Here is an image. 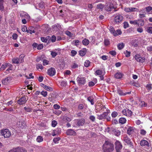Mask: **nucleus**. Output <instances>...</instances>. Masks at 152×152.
Here are the masks:
<instances>
[{"label":"nucleus","instance_id":"obj_49","mask_svg":"<svg viewBox=\"0 0 152 152\" xmlns=\"http://www.w3.org/2000/svg\"><path fill=\"white\" fill-rule=\"evenodd\" d=\"M118 115V113L117 112L114 111L111 114L112 116L113 117L115 118Z\"/></svg>","mask_w":152,"mask_h":152},{"label":"nucleus","instance_id":"obj_10","mask_svg":"<svg viewBox=\"0 0 152 152\" xmlns=\"http://www.w3.org/2000/svg\"><path fill=\"white\" fill-rule=\"evenodd\" d=\"M19 127L23 129L25 128L26 126V123L24 121L20 120L17 123Z\"/></svg>","mask_w":152,"mask_h":152},{"label":"nucleus","instance_id":"obj_57","mask_svg":"<svg viewBox=\"0 0 152 152\" xmlns=\"http://www.w3.org/2000/svg\"><path fill=\"white\" fill-rule=\"evenodd\" d=\"M54 131L55 132V133L56 135L59 134L61 132V130L59 129L54 130Z\"/></svg>","mask_w":152,"mask_h":152},{"label":"nucleus","instance_id":"obj_14","mask_svg":"<svg viewBox=\"0 0 152 152\" xmlns=\"http://www.w3.org/2000/svg\"><path fill=\"white\" fill-rule=\"evenodd\" d=\"M112 132L116 136H119L120 135L121 132L117 129H113L112 130Z\"/></svg>","mask_w":152,"mask_h":152},{"label":"nucleus","instance_id":"obj_43","mask_svg":"<svg viewBox=\"0 0 152 152\" xmlns=\"http://www.w3.org/2000/svg\"><path fill=\"white\" fill-rule=\"evenodd\" d=\"M109 53L113 56H115L116 54V52L114 50H111L109 52Z\"/></svg>","mask_w":152,"mask_h":152},{"label":"nucleus","instance_id":"obj_53","mask_svg":"<svg viewBox=\"0 0 152 152\" xmlns=\"http://www.w3.org/2000/svg\"><path fill=\"white\" fill-rule=\"evenodd\" d=\"M57 124V123L56 121H55V120L53 121H52V126L53 127H55L56 126V125Z\"/></svg>","mask_w":152,"mask_h":152},{"label":"nucleus","instance_id":"obj_63","mask_svg":"<svg viewBox=\"0 0 152 152\" xmlns=\"http://www.w3.org/2000/svg\"><path fill=\"white\" fill-rule=\"evenodd\" d=\"M53 107L54 109H59L60 108V106L59 105L57 104H55L53 105Z\"/></svg>","mask_w":152,"mask_h":152},{"label":"nucleus","instance_id":"obj_62","mask_svg":"<svg viewBox=\"0 0 152 152\" xmlns=\"http://www.w3.org/2000/svg\"><path fill=\"white\" fill-rule=\"evenodd\" d=\"M140 133L142 135H144L146 134V132L144 129H141L140 130Z\"/></svg>","mask_w":152,"mask_h":152},{"label":"nucleus","instance_id":"obj_25","mask_svg":"<svg viewBox=\"0 0 152 152\" xmlns=\"http://www.w3.org/2000/svg\"><path fill=\"white\" fill-rule=\"evenodd\" d=\"M119 121L120 123L122 124H123L126 123V120L125 118H121L119 119Z\"/></svg>","mask_w":152,"mask_h":152},{"label":"nucleus","instance_id":"obj_51","mask_svg":"<svg viewBox=\"0 0 152 152\" xmlns=\"http://www.w3.org/2000/svg\"><path fill=\"white\" fill-rule=\"evenodd\" d=\"M65 33L66 35L69 36V37H72V34L70 31H66L65 32Z\"/></svg>","mask_w":152,"mask_h":152},{"label":"nucleus","instance_id":"obj_6","mask_svg":"<svg viewBox=\"0 0 152 152\" xmlns=\"http://www.w3.org/2000/svg\"><path fill=\"white\" fill-rule=\"evenodd\" d=\"M134 58L137 61L141 63L144 62L145 60V58L144 57H141L138 54L135 55L134 56Z\"/></svg>","mask_w":152,"mask_h":152},{"label":"nucleus","instance_id":"obj_27","mask_svg":"<svg viewBox=\"0 0 152 152\" xmlns=\"http://www.w3.org/2000/svg\"><path fill=\"white\" fill-rule=\"evenodd\" d=\"M89 41L86 39H85L82 41V43L83 45H87L89 44Z\"/></svg>","mask_w":152,"mask_h":152},{"label":"nucleus","instance_id":"obj_12","mask_svg":"<svg viewBox=\"0 0 152 152\" xmlns=\"http://www.w3.org/2000/svg\"><path fill=\"white\" fill-rule=\"evenodd\" d=\"M140 144L142 146H147L149 147V144L148 142L145 140H142L140 141Z\"/></svg>","mask_w":152,"mask_h":152},{"label":"nucleus","instance_id":"obj_7","mask_svg":"<svg viewBox=\"0 0 152 152\" xmlns=\"http://www.w3.org/2000/svg\"><path fill=\"white\" fill-rule=\"evenodd\" d=\"M47 72L49 75L52 76L56 74V70L54 68L51 67L48 70Z\"/></svg>","mask_w":152,"mask_h":152},{"label":"nucleus","instance_id":"obj_54","mask_svg":"<svg viewBox=\"0 0 152 152\" xmlns=\"http://www.w3.org/2000/svg\"><path fill=\"white\" fill-rule=\"evenodd\" d=\"M71 56H74L77 53V52L75 50H72L71 51Z\"/></svg>","mask_w":152,"mask_h":152},{"label":"nucleus","instance_id":"obj_9","mask_svg":"<svg viewBox=\"0 0 152 152\" xmlns=\"http://www.w3.org/2000/svg\"><path fill=\"white\" fill-rule=\"evenodd\" d=\"M138 9L135 7H126L124 9V11L126 12H131L137 11Z\"/></svg>","mask_w":152,"mask_h":152},{"label":"nucleus","instance_id":"obj_34","mask_svg":"<svg viewBox=\"0 0 152 152\" xmlns=\"http://www.w3.org/2000/svg\"><path fill=\"white\" fill-rule=\"evenodd\" d=\"M24 57V56L23 55H20L19 60L20 63H22L23 61V58Z\"/></svg>","mask_w":152,"mask_h":152},{"label":"nucleus","instance_id":"obj_60","mask_svg":"<svg viewBox=\"0 0 152 152\" xmlns=\"http://www.w3.org/2000/svg\"><path fill=\"white\" fill-rule=\"evenodd\" d=\"M66 85V82L64 81H62L61 83V86L63 87L65 86Z\"/></svg>","mask_w":152,"mask_h":152},{"label":"nucleus","instance_id":"obj_58","mask_svg":"<svg viewBox=\"0 0 152 152\" xmlns=\"http://www.w3.org/2000/svg\"><path fill=\"white\" fill-rule=\"evenodd\" d=\"M43 45L40 44L38 45H37V48L38 50H41L43 48Z\"/></svg>","mask_w":152,"mask_h":152},{"label":"nucleus","instance_id":"obj_47","mask_svg":"<svg viewBox=\"0 0 152 152\" xmlns=\"http://www.w3.org/2000/svg\"><path fill=\"white\" fill-rule=\"evenodd\" d=\"M118 93L120 95H125L126 94L123 92V91L121 90H118Z\"/></svg>","mask_w":152,"mask_h":152},{"label":"nucleus","instance_id":"obj_46","mask_svg":"<svg viewBox=\"0 0 152 152\" xmlns=\"http://www.w3.org/2000/svg\"><path fill=\"white\" fill-rule=\"evenodd\" d=\"M51 55L53 58L55 57L57 55V53L55 51H52L51 52Z\"/></svg>","mask_w":152,"mask_h":152},{"label":"nucleus","instance_id":"obj_13","mask_svg":"<svg viewBox=\"0 0 152 152\" xmlns=\"http://www.w3.org/2000/svg\"><path fill=\"white\" fill-rule=\"evenodd\" d=\"M113 4L111 3H108L105 7V10L108 11H110L113 8Z\"/></svg>","mask_w":152,"mask_h":152},{"label":"nucleus","instance_id":"obj_61","mask_svg":"<svg viewBox=\"0 0 152 152\" xmlns=\"http://www.w3.org/2000/svg\"><path fill=\"white\" fill-rule=\"evenodd\" d=\"M78 65L77 64H75V63H73L72 64V68L73 69H75L77 67H78Z\"/></svg>","mask_w":152,"mask_h":152},{"label":"nucleus","instance_id":"obj_59","mask_svg":"<svg viewBox=\"0 0 152 152\" xmlns=\"http://www.w3.org/2000/svg\"><path fill=\"white\" fill-rule=\"evenodd\" d=\"M129 26V24L127 22H125L124 23V28H126Z\"/></svg>","mask_w":152,"mask_h":152},{"label":"nucleus","instance_id":"obj_35","mask_svg":"<svg viewBox=\"0 0 152 152\" xmlns=\"http://www.w3.org/2000/svg\"><path fill=\"white\" fill-rule=\"evenodd\" d=\"M146 31L147 32L150 33L152 34V26H149L147 27L146 29Z\"/></svg>","mask_w":152,"mask_h":152},{"label":"nucleus","instance_id":"obj_3","mask_svg":"<svg viewBox=\"0 0 152 152\" xmlns=\"http://www.w3.org/2000/svg\"><path fill=\"white\" fill-rule=\"evenodd\" d=\"M1 134L5 138H9L11 136V132L8 129H4L1 130Z\"/></svg>","mask_w":152,"mask_h":152},{"label":"nucleus","instance_id":"obj_23","mask_svg":"<svg viewBox=\"0 0 152 152\" xmlns=\"http://www.w3.org/2000/svg\"><path fill=\"white\" fill-rule=\"evenodd\" d=\"M29 30H27V32L28 33H29L30 34H31L33 33H35V31L34 30V28L31 27L29 28Z\"/></svg>","mask_w":152,"mask_h":152},{"label":"nucleus","instance_id":"obj_20","mask_svg":"<svg viewBox=\"0 0 152 152\" xmlns=\"http://www.w3.org/2000/svg\"><path fill=\"white\" fill-rule=\"evenodd\" d=\"M85 123V120L84 119L79 120L77 122V124L79 126H83Z\"/></svg>","mask_w":152,"mask_h":152},{"label":"nucleus","instance_id":"obj_41","mask_svg":"<svg viewBox=\"0 0 152 152\" xmlns=\"http://www.w3.org/2000/svg\"><path fill=\"white\" fill-rule=\"evenodd\" d=\"M124 53L126 57H129L130 56V52L127 50H126L124 52Z\"/></svg>","mask_w":152,"mask_h":152},{"label":"nucleus","instance_id":"obj_36","mask_svg":"<svg viewBox=\"0 0 152 152\" xmlns=\"http://www.w3.org/2000/svg\"><path fill=\"white\" fill-rule=\"evenodd\" d=\"M90 64V62L88 60H86L84 64V66L86 67H88L89 66Z\"/></svg>","mask_w":152,"mask_h":152},{"label":"nucleus","instance_id":"obj_37","mask_svg":"<svg viewBox=\"0 0 152 152\" xmlns=\"http://www.w3.org/2000/svg\"><path fill=\"white\" fill-rule=\"evenodd\" d=\"M61 138L59 137L54 138L53 141L55 143H58V142L60 140Z\"/></svg>","mask_w":152,"mask_h":152},{"label":"nucleus","instance_id":"obj_38","mask_svg":"<svg viewBox=\"0 0 152 152\" xmlns=\"http://www.w3.org/2000/svg\"><path fill=\"white\" fill-rule=\"evenodd\" d=\"M36 68L37 69H42L43 68V66H42V65L41 64H36Z\"/></svg>","mask_w":152,"mask_h":152},{"label":"nucleus","instance_id":"obj_52","mask_svg":"<svg viewBox=\"0 0 152 152\" xmlns=\"http://www.w3.org/2000/svg\"><path fill=\"white\" fill-rule=\"evenodd\" d=\"M129 23H130L131 24H134V25H136L138 24V23L137 20H130L129 21Z\"/></svg>","mask_w":152,"mask_h":152},{"label":"nucleus","instance_id":"obj_29","mask_svg":"<svg viewBox=\"0 0 152 152\" xmlns=\"http://www.w3.org/2000/svg\"><path fill=\"white\" fill-rule=\"evenodd\" d=\"M36 140L38 142H40L43 141V138L42 136H39L37 137Z\"/></svg>","mask_w":152,"mask_h":152},{"label":"nucleus","instance_id":"obj_21","mask_svg":"<svg viewBox=\"0 0 152 152\" xmlns=\"http://www.w3.org/2000/svg\"><path fill=\"white\" fill-rule=\"evenodd\" d=\"M17 152H27V151L25 149L21 147L17 148Z\"/></svg>","mask_w":152,"mask_h":152},{"label":"nucleus","instance_id":"obj_17","mask_svg":"<svg viewBox=\"0 0 152 152\" xmlns=\"http://www.w3.org/2000/svg\"><path fill=\"white\" fill-rule=\"evenodd\" d=\"M134 129L133 127H129L127 130V133L129 134L130 135L134 132Z\"/></svg>","mask_w":152,"mask_h":152},{"label":"nucleus","instance_id":"obj_5","mask_svg":"<svg viewBox=\"0 0 152 152\" xmlns=\"http://www.w3.org/2000/svg\"><path fill=\"white\" fill-rule=\"evenodd\" d=\"M115 148L117 152H120L122 148V145L120 142L118 140L116 141L115 142Z\"/></svg>","mask_w":152,"mask_h":152},{"label":"nucleus","instance_id":"obj_33","mask_svg":"<svg viewBox=\"0 0 152 152\" xmlns=\"http://www.w3.org/2000/svg\"><path fill=\"white\" fill-rule=\"evenodd\" d=\"M20 15L21 16H24L25 17L27 18L29 17L28 14L24 12H21Z\"/></svg>","mask_w":152,"mask_h":152},{"label":"nucleus","instance_id":"obj_15","mask_svg":"<svg viewBox=\"0 0 152 152\" xmlns=\"http://www.w3.org/2000/svg\"><path fill=\"white\" fill-rule=\"evenodd\" d=\"M123 74L121 72H117L114 75L115 77L117 79H121L123 76Z\"/></svg>","mask_w":152,"mask_h":152},{"label":"nucleus","instance_id":"obj_39","mask_svg":"<svg viewBox=\"0 0 152 152\" xmlns=\"http://www.w3.org/2000/svg\"><path fill=\"white\" fill-rule=\"evenodd\" d=\"M72 43L75 46H77L79 44V41L78 40H74L72 42Z\"/></svg>","mask_w":152,"mask_h":152},{"label":"nucleus","instance_id":"obj_19","mask_svg":"<svg viewBox=\"0 0 152 152\" xmlns=\"http://www.w3.org/2000/svg\"><path fill=\"white\" fill-rule=\"evenodd\" d=\"M148 14L152 13V7L151 6H148L145 8Z\"/></svg>","mask_w":152,"mask_h":152},{"label":"nucleus","instance_id":"obj_18","mask_svg":"<svg viewBox=\"0 0 152 152\" xmlns=\"http://www.w3.org/2000/svg\"><path fill=\"white\" fill-rule=\"evenodd\" d=\"M86 48H84L79 51V54L81 56H83L86 54Z\"/></svg>","mask_w":152,"mask_h":152},{"label":"nucleus","instance_id":"obj_24","mask_svg":"<svg viewBox=\"0 0 152 152\" xmlns=\"http://www.w3.org/2000/svg\"><path fill=\"white\" fill-rule=\"evenodd\" d=\"M108 28L111 33L113 34V35H116V32L114 29V28L110 26Z\"/></svg>","mask_w":152,"mask_h":152},{"label":"nucleus","instance_id":"obj_55","mask_svg":"<svg viewBox=\"0 0 152 152\" xmlns=\"http://www.w3.org/2000/svg\"><path fill=\"white\" fill-rule=\"evenodd\" d=\"M44 88L47 91H51L52 90V88L51 87L48 86H45Z\"/></svg>","mask_w":152,"mask_h":152},{"label":"nucleus","instance_id":"obj_45","mask_svg":"<svg viewBox=\"0 0 152 152\" xmlns=\"http://www.w3.org/2000/svg\"><path fill=\"white\" fill-rule=\"evenodd\" d=\"M49 61L45 60L44 59L43 60V64L44 66H45L49 64Z\"/></svg>","mask_w":152,"mask_h":152},{"label":"nucleus","instance_id":"obj_4","mask_svg":"<svg viewBox=\"0 0 152 152\" xmlns=\"http://www.w3.org/2000/svg\"><path fill=\"white\" fill-rule=\"evenodd\" d=\"M77 82L80 86L84 85L86 82V78L82 75H79L77 79Z\"/></svg>","mask_w":152,"mask_h":152},{"label":"nucleus","instance_id":"obj_48","mask_svg":"<svg viewBox=\"0 0 152 152\" xmlns=\"http://www.w3.org/2000/svg\"><path fill=\"white\" fill-rule=\"evenodd\" d=\"M113 129H110V128L109 127H107L105 129V132H107L108 133H109V134H110L111 133V132H112V130Z\"/></svg>","mask_w":152,"mask_h":152},{"label":"nucleus","instance_id":"obj_26","mask_svg":"<svg viewBox=\"0 0 152 152\" xmlns=\"http://www.w3.org/2000/svg\"><path fill=\"white\" fill-rule=\"evenodd\" d=\"M118 48L119 50L122 49L124 46V44L123 43H121L118 45Z\"/></svg>","mask_w":152,"mask_h":152},{"label":"nucleus","instance_id":"obj_31","mask_svg":"<svg viewBox=\"0 0 152 152\" xmlns=\"http://www.w3.org/2000/svg\"><path fill=\"white\" fill-rule=\"evenodd\" d=\"M132 112L128 109H126V116H130L132 115Z\"/></svg>","mask_w":152,"mask_h":152},{"label":"nucleus","instance_id":"obj_2","mask_svg":"<svg viewBox=\"0 0 152 152\" xmlns=\"http://www.w3.org/2000/svg\"><path fill=\"white\" fill-rule=\"evenodd\" d=\"M113 17L114 23L117 24L121 23L124 18L122 15L119 13L114 15Z\"/></svg>","mask_w":152,"mask_h":152},{"label":"nucleus","instance_id":"obj_22","mask_svg":"<svg viewBox=\"0 0 152 152\" xmlns=\"http://www.w3.org/2000/svg\"><path fill=\"white\" fill-rule=\"evenodd\" d=\"M124 140L125 142L127 144H131V141L130 139L127 137H124Z\"/></svg>","mask_w":152,"mask_h":152},{"label":"nucleus","instance_id":"obj_42","mask_svg":"<svg viewBox=\"0 0 152 152\" xmlns=\"http://www.w3.org/2000/svg\"><path fill=\"white\" fill-rule=\"evenodd\" d=\"M140 105L142 107H146L147 106L146 104L144 101H141L140 102Z\"/></svg>","mask_w":152,"mask_h":152},{"label":"nucleus","instance_id":"obj_56","mask_svg":"<svg viewBox=\"0 0 152 152\" xmlns=\"http://www.w3.org/2000/svg\"><path fill=\"white\" fill-rule=\"evenodd\" d=\"M56 37L54 35H53L50 37L51 41L52 42H54L56 40Z\"/></svg>","mask_w":152,"mask_h":152},{"label":"nucleus","instance_id":"obj_30","mask_svg":"<svg viewBox=\"0 0 152 152\" xmlns=\"http://www.w3.org/2000/svg\"><path fill=\"white\" fill-rule=\"evenodd\" d=\"M11 79V77H7L4 80H3L2 81V82L3 84H5L6 82H8Z\"/></svg>","mask_w":152,"mask_h":152},{"label":"nucleus","instance_id":"obj_1","mask_svg":"<svg viewBox=\"0 0 152 152\" xmlns=\"http://www.w3.org/2000/svg\"><path fill=\"white\" fill-rule=\"evenodd\" d=\"M114 149L113 144L110 141L105 140V152H113Z\"/></svg>","mask_w":152,"mask_h":152},{"label":"nucleus","instance_id":"obj_44","mask_svg":"<svg viewBox=\"0 0 152 152\" xmlns=\"http://www.w3.org/2000/svg\"><path fill=\"white\" fill-rule=\"evenodd\" d=\"M116 35H114V36H117L118 35H121L122 34V32L120 30L118 29L116 31Z\"/></svg>","mask_w":152,"mask_h":152},{"label":"nucleus","instance_id":"obj_11","mask_svg":"<svg viewBox=\"0 0 152 152\" xmlns=\"http://www.w3.org/2000/svg\"><path fill=\"white\" fill-rule=\"evenodd\" d=\"M12 64L9 63H4L1 65L0 68V70L2 71L4 70L8 67L12 66Z\"/></svg>","mask_w":152,"mask_h":152},{"label":"nucleus","instance_id":"obj_8","mask_svg":"<svg viewBox=\"0 0 152 152\" xmlns=\"http://www.w3.org/2000/svg\"><path fill=\"white\" fill-rule=\"evenodd\" d=\"M27 100L26 97L24 96L20 99L18 101V103L20 105H22L25 103Z\"/></svg>","mask_w":152,"mask_h":152},{"label":"nucleus","instance_id":"obj_32","mask_svg":"<svg viewBox=\"0 0 152 152\" xmlns=\"http://www.w3.org/2000/svg\"><path fill=\"white\" fill-rule=\"evenodd\" d=\"M88 101L90 102L92 105H93L94 104V102L93 101V97L92 96H89L88 97Z\"/></svg>","mask_w":152,"mask_h":152},{"label":"nucleus","instance_id":"obj_50","mask_svg":"<svg viewBox=\"0 0 152 152\" xmlns=\"http://www.w3.org/2000/svg\"><path fill=\"white\" fill-rule=\"evenodd\" d=\"M61 27V26L59 24H57L56 26H53L54 28V29H56V30L57 31Z\"/></svg>","mask_w":152,"mask_h":152},{"label":"nucleus","instance_id":"obj_64","mask_svg":"<svg viewBox=\"0 0 152 152\" xmlns=\"http://www.w3.org/2000/svg\"><path fill=\"white\" fill-rule=\"evenodd\" d=\"M17 152V148H13L9 151L8 152Z\"/></svg>","mask_w":152,"mask_h":152},{"label":"nucleus","instance_id":"obj_16","mask_svg":"<svg viewBox=\"0 0 152 152\" xmlns=\"http://www.w3.org/2000/svg\"><path fill=\"white\" fill-rule=\"evenodd\" d=\"M66 133L67 135H76V132L72 129H69L66 132Z\"/></svg>","mask_w":152,"mask_h":152},{"label":"nucleus","instance_id":"obj_40","mask_svg":"<svg viewBox=\"0 0 152 152\" xmlns=\"http://www.w3.org/2000/svg\"><path fill=\"white\" fill-rule=\"evenodd\" d=\"M102 73V71L101 70H97L95 72L96 74L98 75H101Z\"/></svg>","mask_w":152,"mask_h":152},{"label":"nucleus","instance_id":"obj_28","mask_svg":"<svg viewBox=\"0 0 152 152\" xmlns=\"http://www.w3.org/2000/svg\"><path fill=\"white\" fill-rule=\"evenodd\" d=\"M12 61L14 63L16 64H18L20 63L19 60V59L18 58H14L12 59Z\"/></svg>","mask_w":152,"mask_h":152}]
</instances>
